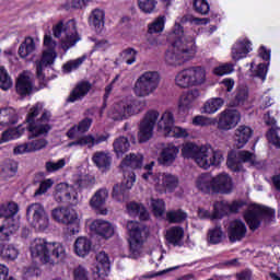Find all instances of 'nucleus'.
Masks as SVG:
<instances>
[{
	"label": "nucleus",
	"mask_w": 280,
	"mask_h": 280,
	"mask_svg": "<svg viewBox=\"0 0 280 280\" xmlns=\"http://www.w3.org/2000/svg\"><path fill=\"white\" fill-rule=\"evenodd\" d=\"M92 162L98 170H108L110 163H113V158L108 151H96L92 155Z\"/></svg>",
	"instance_id": "nucleus-32"
},
{
	"label": "nucleus",
	"mask_w": 280,
	"mask_h": 280,
	"mask_svg": "<svg viewBox=\"0 0 280 280\" xmlns=\"http://www.w3.org/2000/svg\"><path fill=\"white\" fill-rule=\"evenodd\" d=\"M161 84V74L158 71H145L135 82L132 92L136 97L154 95Z\"/></svg>",
	"instance_id": "nucleus-6"
},
{
	"label": "nucleus",
	"mask_w": 280,
	"mask_h": 280,
	"mask_svg": "<svg viewBox=\"0 0 280 280\" xmlns=\"http://www.w3.org/2000/svg\"><path fill=\"white\" fill-rule=\"evenodd\" d=\"M21 223L16 219H8L7 224L0 226V240H8L10 235L16 233Z\"/></svg>",
	"instance_id": "nucleus-38"
},
{
	"label": "nucleus",
	"mask_w": 280,
	"mask_h": 280,
	"mask_svg": "<svg viewBox=\"0 0 280 280\" xmlns=\"http://www.w3.org/2000/svg\"><path fill=\"white\" fill-rule=\"evenodd\" d=\"M223 161L224 153L221 150H213L211 145H201L195 163L201 170H209V167H218Z\"/></svg>",
	"instance_id": "nucleus-10"
},
{
	"label": "nucleus",
	"mask_w": 280,
	"mask_h": 280,
	"mask_svg": "<svg viewBox=\"0 0 280 280\" xmlns=\"http://www.w3.org/2000/svg\"><path fill=\"white\" fill-rule=\"evenodd\" d=\"M139 52L135 48H126L121 51L120 56L125 60L126 65H135L137 62V55Z\"/></svg>",
	"instance_id": "nucleus-59"
},
{
	"label": "nucleus",
	"mask_w": 280,
	"mask_h": 280,
	"mask_svg": "<svg viewBox=\"0 0 280 280\" xmlns=\"http://www.w3.org/2000/svg\"><path fill=\"white\" fill-rule=\"evenodd\" d=\"M106 16V13L102 9H94L89 18V23L92 25V27H95V30H100L102 25H104V18Z\"/></svg>",
	"instance_id": "nucleus-44"
},
{
	"label": "nucleus",
	"mask_w": 280,
	"mask_h": 280,
	"mask_svg": "<svg viewBox=\"0 0 280 280\" xmlns=\"http://www.w3.org/2000/svg\"><path fill=\"white\" fill-rule=\"evenodd\" d=\"M62 224H66L67 226H74L70 230L71 235L80 233V214H78V212L73 209L66 208Z\"/></svg>",
	"instance_id": "nucleus-29"
},
{
	"label": "nucleus",
	"mask_w": 280,
	"mask_h": 280,
	"mask_svg": "<svg viewBox=\"0 0 280 280\" xmlns=\"http://www.w3.org/2000/svg\"><path fill=\"white\" fill-rule=\"evenodd\" d=\"M200 97V90L192 89L182 94L178 108L182 113H189L194 108V103Z\"/></svg>",
	"instance_id": "nucleus-24"
},
{
	"label": "nucleus",
	"mask_w": 280,
	"mask_h": 280,
	"mask_svg": "<svg viewBox=\"0 0 280 280\" xmlns=\"http://www.w3.org/2000/svg\"><path fill=\"white\" fill-rule=\"evenodd\" d=\"M138 8L143 12V14H153L156 10L159 1L156 0H137Z\"/></svg>",
	"instance_id": "nucleus-54"
},
{
	"label": "nucleus",
	"mask_w": 280,
	"mask_h": 280,
	"mask_svg": "<svg viewBox=\"0 0 280 280\" xmlns=\"http://www.w3.org/2000/svg\"><path fill=\"white\" fill-rule=\"evenodd\" d=\"M159 110L150 109L144 114L143 119L139 125L138 141L140 143H145L150 141L151 137L154 135V126L159 121Z\"/></svg>",
	"instance_id": "nucleus-12"
},
{
	"label": "nucleus",
	"mask_w": 280,
	"mask_h": 280,
	"mask_svg": "<svg viewBox=\"0 0 280 280\" xmlns=\"http://www.w3.org/2000/svg\"><path fill=\"white\" fill-rule=\"evenodd\" d=\"M242 115L236 109H225L218 115L219 130H233L240 124Z\"/></svg>",
	"instance_id": "nucleus-16"
},
{
	"label": "nucleus",
	"mask_w": 280,
	"mask_h": 280,
	"mask_svg": "<svg viewBox=\"0 0 280 280\" xmlns=\"http://www.w3.org/2000/svg\"><path fill=\"white\" fill-rule=\"evenodd\" d=\"M93 275H96L98 280H104L110 272V258L106 252H100L96 255V265L92 268Z\"/></svg>",
	"instance_id": "nucleus-20"
},
{
	"label": "nucleus",
	"mask_w": 280,
	"mask_h": 280,
	"mask_svg": "<svg viewBox=\"0 0 280 280\" xmlns=\"http://www.w3.org/2000/svg\"><path fill=\"white\" fill-rule=\"evenodd\" d=\"M12 86H14L12 77H10L5 67L0 66V89H2V91H10Z\"/></svg>",
	"instance_id": "nucleus-51"
},
{
	"label": "nucleus",
	"mask_w": 280,
	"mask_h": 280,
	"mask_svg": "<svg viewBox=\"0 0 280 280\" xmlns=\"http://www.w3.org/2000/svg\"><path fill=\"white\" fill-rule=\"evenodd\" d=\"M178 154H180V149L178 147L174 144H167L160 152L158 161L160 165H163L164 167H172V164L176 163Z\"/></svg>",
	"instance_id": "nucleus-21"
},
{
	"label": "nucleus",
	"mask_w": 280,
	"mask_h": 280,
	"mask_svg": "<svg viewBox=\"0 0 280 280\" xmlns=\"http://www.w3.org/2000/svg\"><path fill=\"white\" fill-rule=\"evenodd\" d=\"M127 211L129 215H139L140 220H148L150 218V213H148L145 207L137 202H129L127 205Z\"/></svg>",
	"instance_id": "nucleus-43"
},
{
	"label": "nucleus",
	"mask_w": 280,
	"mask_h": 280,
	"mask_svg": "<svg viewBox=\"0 0 280 280\" xmlns=\"http://www.w3.org/2000/svg\"><path fill=\"white\" fill-rule=\"evenodd\" d=\"M34 51H36V42H34V38L32 37H26L20 45L18 54L20 58L25 60L26 58H30Z\"/></svg>",
	"instance_id": "nucleus-41"
},
{
	"label": "nucleus",
	"mask_w": 280,
	"mask_h": 280,
	"mask_svg": "<svg viewBox=\"0 0 280 280\" xmlns=\"http://www.w3.org/2000/svg\"><path fill=\"white\" fill-rule=\"evenodd\" d=\"M32 74L27 71L22 72L18 77L15 89L19 95H30L32 93Z\"/></svg>",
	"instance_id": "nucleus-27"
},
{
	"label": "nucleus",
	"mask_w": 280,
	"mask_h": 280,
	"mask_svg": "<svg viewBox=\"0 0 280 280\" xmlns=\"http://www.w3.org/2000/svg\"><path fill=\"white\" fill-rule=\"evenodd\" d=\"M168 39L173 43L165 52V62L171 67H180L196 56V36L185 34L178 22L175 23Z\"/></svg>",
	"instance_id": "nucleus-1"
},
{
	"label": "nucleus",
	"mask_w": 280,
	"mask_h": 280,
	"mask_svg": "<svg viewBox=\"0 0 280 280\" xmlns=\"http://www.w3.org/2000/svg\"><path fill=\"white\" fill-rule=\"evenodd\" d=\"M26 219L37 231H47L49 229V215L43 205L32 203L26 209Z\"/></svg>",
	"instance_id": "nucleus-11"
},
{
	"label": "nucleus",
	"mask_w": 280,
	"mask_h": 280,
	"mask_svg": "<svg viewBox=\"0 0 280 280\" xmlns=\"http://www.w3.org/2000/svg\"><path fill=\"white\" fill-rule=\"evenodd\" d=\"M246 224L241 220H234L230 223L228 237L230 242H242L246 237Z\"/></svg>",
	"instance_id": "nucleus-23"
},
{
	"label": "nucleus",
	"mask_w": 280,
	"mask_h": 280,
	"mask_svg": "<svg viewBox=\"0 0 280 280\" xmlns=\"http://www.w3.org/2000/svg\"><path fill=\"white\" fill-rule=\"evenodd\" d=\"M108 116L114 119V121H124V119H128V103L124 101L115 103L109 109Z\"/></svg>",
	"instance_id": "nucleus-28"
},
{
	"label": "nucleus",
	"mask_w": 280,
	"mask_h": 280,
	"mask_svg": "<svg viewBox=\"0 0 280 280\" xmlns=\"http://www.w3.org/2000/svg\"><path fill=\"white\" fill-rule=\"evenodd\" d=\"M264 215L272 218L275 215V210L262 206H254L245 212L244 218L250 231H257V228L261 224Z\"/></svg>",
	"instance_id": "nucleus-13"
},
{
	"label": "nucleus",
	"mask_w": 280,
	"mask_h": 280,
	"mask_svg": "<svg viewBox=\"0 0 280 280\" xmlns=\"http://www.w3.org/2000/svg\"><path fill=\"white\" fill-rule=\"evenodd\" d=\"M166 220L172 224L183 222L184 220H187V212H184L183 210L170 211L166 213Z\"/></svg>",
	"instance_id": "nucleus-58"
},
{
	"label": "nucleus",
	"mask_w": 280,
	"mask_h": 280,
	"mask_svg": "<svg viewBox=\"0 0 280 280\" xmlns=\"http://www.w3.org/2000/svg\"><path fill=\"white\" fill-rule=\"evenodd\" d=\"M242 163H248L252 167H259V160H257L255 153L246 150L229 152L226 165L232 172H244V165Z\"/></svg>",
	"instance_id": "nucleus-9"
},
{
	"label": "nucleus",
	"mask_w": 280,
	"mask_h": 280,
	"mask_svg": "<svg viewBox=\"0 0 280 280\" xmlns=\"http://www.w3.org/2000/svg\"><path fill=\"white\" fill-rule=\"evenodd\" d=\"M196 188L202 194H221L228 196L233 194L235 186L233 177L226 172L213 176L211 173H202L195 180Z\"/></svg>",
	"instance_id": "nucleus-2"
},
{
	"label": "nucleus",
	"mask_w": 280,
	"mask_h": 280,
	"mask_svg": "<svg viewBox=\"0 0 280 280\" xmlns=\"http://www.w3.org/2000/svg\"><path fill=\"white\" fill-rule=\"evenodd\" d=\"M0 257L8 261H14L19 257V249L14 245H2L0 246Z\"/></svg>",
	"instance_id": "nucleus-49"
},
{
	"label": "nucleus",
	"mask_w": 280,
	"mask_h": 280,
	"mask_svg": "<svg viewBox=\"0 0 280 280\" xmlns=\"http://www.w3.org/2000/svg\"><path fill=\"white\" fill-rule=\"evenodd\" d=\"M55 200L56 202H68L75 207L80 202V195L75 187L61 183L56 186Z\"/></svg>",
	"instance_id": "nucleus-15"
},
{
	"label": "nucleus",
	"mask_w": 280,
	"mask_h": 280,
	"mask_svg": "<svg viewBox=\"0 0 280 280\" xmlns=\"http://www.w3.org/2000/svg\"><path fill=\"white\" fill-rule=\"evenodd\" d=\"M93 124V119L84 118L78 125H74L67 131V137L69 139H75L78 135H84V132H89L91 126Z\"/></svg>",
	"instance_id": "nucleus-34"
},
{
	"label": "nucleus",
	"mask_w": 280,
	"mask_h": 280,
	"mask_svg": "<svg viewBox=\"0 0 280 280\" xmlns=\"http://www.w3.org/2000/svg\"><path fill=\"white\" fill-rule=\"evenodd\" d=\"M185 237V230L180 226H172L166 231V241L173 246H182Z\"/></svg>",
	"instance_id": "nucleus-35"
},
{
	"label": "nucleus",
	"mask_w": 280,
	"mask_h": 280,
	"mask_svg": "<svg viewBox=\"0 0 280 280\" xmlns=\"http://www.w3.org/2000/svg\"><path fill=\"white\" fill-rule=\"evenodd\" d=\"M58 57L56 50H44L42 59L36 61V71L38 80H45V75L43 74V69L48 65H54V60Z\"/></svg>",
	"instance_id": "nucleus-26"
},
{
	"label": "nucleus",
	"mask_w": 280,
	"mask_h": 280,
	"mask_svg": "<svg viewBox=\"0 0 280 280\" xmlns=\"http://www.w3.org/2000/svg\"><path fill=\"white\" fill-rule=\"evenodd\" d=\"M110 139V135L108 133H89L80 137L78 140L68 143V148H73V145H80V148H88L92 150L95 145H100V143H105Z\"/></svg>",
	"instance_id": "nucleus-17"
},
{
	"label": "nucleus",
	"mask_w": 280,
	"mask_h": 280,
	"mask_svg": "<svg viewBox=\"0 0 280 280\" xmlns=\"http://www.w3.org/2000/svg\"><path fill=\"white\" fill-rule=\"evenodd\" d=\"M124 178H128L129 174H135L132 170H141L143 167V155L141 153L127 154L120 163Z\"/></svg>",
	"instance_id": "nucleus-18"
},
{
	"label": "nucleus",
	"mask_w": 280,
	"mask_h": 280,
	"mask_svg": "<svg viewBox=\"0 0 280 280\" xmlns=\"http://www.w3.org/2000/svg\"><path fill=\"white\" fill-rule=\"evenodd\" d=\"M222 106H224L222 98H210L203 104V113H206V115H213L218 113Z\"/></svg>",
	"instance_id": "nucleus-46"
},
{
	"label": "nucleus",
	"mask_w": 280,
	"mask_h": 280,
	"mask_svg": "<svg viewBox=\"0 0 280 280\" xmlns=\"http://www.w3.org/2000/svg\"><path fill=\"white\" fill-rule=\"evenodd\" d=\"M113 149L118 159H121L130 150V140L125 136H119L113 142Z\"/></svg>",
	"instance_id": "nucleus-37"
},
{
	"label": "nucleus",
	"mask_w": 280,
	"mask_h": 280,
	"mask_svg": "<svg viewBox=\"0 0 280 280\" xmlns=\"http://www.w3.org/2000/svg\"><path fill=\"white\" fill-rule=\"evenodd\" d=\"M250 42L248 39L238 40L232 47V58L233 60H242V58H246V55L250 54L252 47Z\"/></svg>",
	"instance_id": "nucleus-30"
},
{
	"label": "nucleus",
	"mask_w": 280,
	"mask_h": 280,
	"mask_svg": "<svg viewBox=\"0 0 280 280\" xmlns=\"http://www.w3.org/2000/svg\"><path fill=\"white\" fill-rule=\"evenodd\" d=\"M194 9L198 14L206 16V14H209L210 10L209 2H207V0H195Z\"/></svg>",
	"instance_id": "nucleus-62"
},
{
	"label": "nucleus",
	"mask_w": 280,
	"mask_h": 280,
	"mask_svg": "<svg viewBox=\"0 0 280 280\" xmlns=\"http://www.w3.org/2000/svg\"><path fill=\"white\" fill-rule=\"evenodd\" d=\"M106 200H108V189L101 188L90 199V207L92 209H102L106 205Z\"/></svg>",
	"instance_id": "nucleus-39"
},
{
	"label": "nucleus",
	"mask_w": 280,
	"mask_h": 280,
	"mask_svg": "<svg viewBox=\"0 0 280 280\" xmlns=\"http://www.w3.org/2000/svg\"><path fill=\"white\" fill-rule=\"evenodd\" d=\"M52 34L55 38H61L60 47L63 51H69L71 47H75L77 43L80 40V35L78 34V26L73 20L68 22H59L52 26Z\"/></svg>",
	"instance_id": "nucleus-5"
},
{
	"label": "nucleus",
	"mask_w": 280,
	"mask_h": 280,
	"mask_svg": "<svg viewBox=\"0 0 280 280\" xmlns=\"http://www.w3.org/2000/svg\"><path fill=\"white\" fill-rule=\"evenodd\" d=\"M226 214H229V202L217 201L214 203L213 218H222L223 215H226Z\"/></svg>",
	"instance_id": "nucleus-61"
},
{
	"label": "nucleus",
	"mask_w": 280,
	"mask_h": 280,
	"mask_svg": "<svg viewBox=\"0 0 280 280\" xmlns=\"http://www.w3.org/2000/svg\"><path fill=\"white\" fill-rule=\"evenodd\" d=\"M199 152L200 145L194 142L185 143L182 147V156H184V159H192L194 161H196V156H198Z\"/></svg>",
	"instance_id": "nucleus-47"
},
{
	"label": "nucleus",
	"mask_w": 280,
	"mask_h": 280,
	"mask_svg": "<svg viewBox=\"0 0 280 280\" xmlns=\"http://www.w3.org/2000/svg\"><path fill=\"white\" fill-rule=\"evenodd\" d=\"M175 84L179 89H191L207 84V68L203 66H190L180 70L175 75Z\"/></svg>",
	"instance_id": "nucleus-4"
},
{
	"label": "nucleus",
	"mask_w": 280,
	"mask_h": 280,
	"mask_svg": "<svg viewBox=\"0 0 280 280\" xmlns=\"http://www.w3.org/2000/svg\"><path fill=\"white\" fill-rule=\"evenodd\" d=\"M127 231L129 233V257L131 259H139L143 253V233L145 229L139 222L129 221L127 223Z\"/></svg>",
	"instance_id": "nucleus-7"
},
{
	"label": "nucleus",
	"mask_w": 280,
	"mask_h": 280,
	"mask_svg": "<svg viewBox=\"0 0 280 280\" xmlns=\"http://www.w3.org/2000/svg\"><path fill=\"white\" fill-rule=\"evenodd\" d=\"M51 242H47L45 238H35L31 243V255L33 259H39L42 264H54L51 254H49V247Z\"/></svg>",
	"instance_id": "nucleus-14"
},
{
	"label": "nucleus",
	"mask_w": 280,
	"mask_h": 280,
	"mask_svg": "<svg viewBox=\"0 0 280 280\" xmlns=\"http://www.w3.org/2000/svg\"><path fill=\"white\" fill-rule=\"evenodd\" d=\"M18 171L19 164L12 160H9L2 165L1 175L3 178H12Z\"/></svg>",
	"instance_id": "nucleus-52"
},
{
	"label": "nucleus",
	"mask_w": 280,
	"mask_h": 280,
	"mask_svg": "<svg viewBox=\"0 0 280 280\" xmlns=\"http://www.w3.org/2000/svg\"><path fill=\"white\" fill-rule=\"evenodd\" d=\"M91 89H93V84H91V82L89 81L78 82L68 97V102L73 103V102H80L81 100H84L91 92Z\"/></svg>",
	"instance_id": "nucleus-25"
},
{
	"label": "nucleus",
	"mask_w": 280,
	"mask_h": 280,
	"mask_svg": "<svg viewBox=\"0 0 280 280\" xmlns=\"http://www.w3.org/2000/svg\"><path fill=\"white\" fill-rule=\"evenodd\" d=\"M150 207L155 218H161V215L165 213V201H163V199L151 198Z\"/></svg>",
	"instance_id": "nucleus-55"
},
{
	"label": "nucleus",
	"mask_w": 280,
	"mask_h": 280,
	"mask_svg": "<svg viewBox=\"0 0 280 280\" xmlns=\"http://www.w3.org/2000/svg\"><path fill=\"white\" fill-rule=\"evenodd\" d=\"M280 129L277 127H272L267 132V139L269 143H272L276 148H280V137H279Z\"/></svg>",
	"instance_id": "nucleus-63"
},
{
	"label": "nucleus",
	"mask_w": 280,
	"mask_h": 280,
	"mask_svg": "<svg viewBox=\"0 0 280 280\" xmlns=\"http://www.w3.org/2000/svg\"><path fill=\"white\" fill-rule=\"evenodd\" d=\"M248 102V88L238 86L231 106H244Z\"/></svg>",
	"instance_id": "nucleus-48"
},
{
	"label": "nucleus",
	"mask_w": 280,
	"mask_h": 280,
	"mask_svg": "<svg viewBox=\"0 0 280 280\" xmlns=\"http://www.w3.org/2000/svg\"><path fill=\"white\" fill-rule=\"evenodd\" d=\"M40 113H43L40 118L35 120ZM26 121L32 137H43L51 130V113L48 110L43 112L42 103H37L30 109Z\"/></svg>",
	"instance_id": "nucleus-3"
},
{
	"label": "nucleus",
	"mask_w": 280,
	"mask_h": 280,
	"mask_svg": "<svg viewBox=\"0 0 280 280\" xmlns=\"http://www.w3.org/2000/svg\"><path fill=\"white\" fill-rule=\"evenodd\" d=\"M93 243L84 236H80L74 242V253L78 257H86L91 253Z\"/></svg>",
	"instance_id": "nucleus-36"
},
{
	"label": "nucleus",
	"mask_w": 280,
	"mask_h": 280,
	"mask_svg": "<svg viewBox=\"0 0 280 280\" xmlns=\"http://www.w3.org/2000/svg\"><path fill=\"white\" fill-rule=\"evenodd\" d=\"M90 229L91 231H94V233L101 235V237H104L105 240H109V237H113V235H115V228L110 222L106 220H94L90 225Z\"/></svg>",
	"instance_id": "nucleus-22"
},
{
	"label": "nucleus",
	"mask_w": 280,
	"mask_h": 280,
	"mask_svg": "<svg viewBox=\"0 0 280 280\" xmlns=\"http://www.w3.org/2000/svg\"><path fill=\"white\" fill-rule=\"evenodd\" d=\"M253 137V129L246 125H241L235 130V143L236 148L242 149L248 143Z\"/></svg>",
	"instance_id": "nucleus-31"
},
{
	"label": "nucleus",
	"mask_w": 280,
	"mask_h": 280,
	"mask_svg": "<svg viewBox=\"0 0 280 280\" xmlns=\"http://www.w3.org/2000/svg\"><path fill=\"white\" fill-rule=\"evenodd\" d=\"M19 213V205L15 202L4 203L0 207V218H7L8 220H14L12 215H16Z\"/></svg>",
	"instance_id": "nucleus-45"
},
{
	"label": "nucleus",
	"mask_w": 280,
	"mask_h": 280,
	"mask_svg": "<svg viewBox=\"0 0 280 280\" xmlns=\"http://www.w3.org/2000/svg\"><path fill=\"white\" fill-rule=\"evenodd\" d=\"M147 103L145 101L133 100L129 104L127 103V114L129 117L132 115H139L145 110Z\"/></svg>",
	"instance_id": "nucleus-50"
},
{
	"label": "nucleus",
	"mask_w": 280,
	"mask_h": 280,
	"mask_svg": "<svg viewBox=\"0 0 280 280\" xmlns=\"http://www.w3.org/2000/svg\"><path fill=\"white\" fill-rule=\"evenodd\" d=\"M222 228L215 226L208 232V242L209 244H220L222 242Z\"/></svg>",
	"instance_id": "nucleus-60"
},
{
	"label": "nucleus",
	"mask_w": 280,
	"mask_h": 280,
	"mask_svg": "<svg viewBox=\"0 0 280 280\" xmlns=\"http://www.w3.org/2000/svg\"><path fill=\"white\" fill-rule=\"evenodd\" d=\"M136 180L137 179L135 173H129L128 177H124V180L120 185L116 184L113 187L112 198H114V200H117V202H125L126 191L132 189Z\"/></svg>",
	"instance_id": "nucleus-19"
},
{
	"label": "nucleus",
	"mask_w": 280,
	"mask_h": 280,
	"mask_svg": "<svg viewBox=\"0 0 280 280\" xmlns=\"http://www.w3.org/2000/svg\"><path fill=\"white\" fill-rule=\"evenodd\" d=\"M165 28V16H159L151 24H149V34H161Z\"/></svg>",
	"instance_id": "nucleus-56"
},
{
	"label": "nucleus",
	"mask_w": 280,
	"mask_h": 280,
	"mask_svg": "<svg viewBox=\"0 0 280 280\" xmlns=\"http://www.w3.org/2000/svg\"><path fill=\"white\" fill-rule=\"evenodd\" d=\"M74 280H89V270L83 266H79L73 271Z\"/></svg>",
	"instance_id": "nucleus-64"
},
{
	"label": "nucleus",
	"mask_w": 280,
	"mask_h": 280,
	"mask_svg": "<svg viewBox=\"0 0 280 280\" xmlns=\"http://www.w3.org/2000/svg\"><path fill=\"white\" fill-rule=\"evenodd\" d=\"M49 255L52 261L54 259H58L59 261H62V259L67 257V247H65L62 243L50 242Z\"/></svg>",
	"instance_id": "nucleus-42"
},
{
	"label": "nucleus",
	"mask_w": 280,
	"mask_h": 280,
	"mask_svg": "<svg viewBox=\"0 0 280 280\" xmlns=\"http://www.w3.org/2000/svg\"><path fill=\"white\" fill-rule=\"evenodd\" d=\"M142 178L154 185L155 191H159V194L174 191L178 187V177L172 173H159L154 175L148 172L142 174Z\"/></svg>",
	"instance_id": "nucleus-8"
},
{
	"label": "nucleus",
	"mask_w": 280,
	"mask_h": 280,
	"mask_svg": "<svg viewBox=\"0 0 280 280\" xmlns=\"http://www.w3.org/2000/svg\"><path fill=\"white\" fill-rule=\"evenodd\" d=\"M215 124H218V118L207 117L202 115H198L192 118V126H200L201 128L215 126Z\"/></svg>",
	"instance_id": "nucleus-53"
},
{
	"label": "nucleus",
	"mask_w": 280,
	"mask_h": 280,
	"mask_svg": "<svg viewBox=\"0 0 280 280\" xmlns=\"http://www.w3.org/2000/svg\"><path fill=\"white\" fill-rule=\"evenodd\" d=\"M19 121V116L16 115V110L12 107H4L0 109V125L1 126H11L12 124H16Z\"/></svg>",
	"instance_id": "nucleus-40"
},
{
	"label": "nucleus",
	"mask_w": 280,
	"mask_h": 280,
	"mask_svg": "<svg viewBox=\"0 0 280 280\" xmlns=\"http://www.w3.org/2000/svg\"><path fill=\"white\" fill-rule=\"evenodd\" d=\"M84 60H86V57H79L74 60H69L62 67L63 73H71V71H77V69H80V67H82Z\"/></svg>",
	"instance_id": "nucleus-57"
},
{
	"label": "nucleus",
	"mask_w": 280,
	"mask_h": 280,
	"mask_svg": "<svg viewBox=\"0 0 280 280\" xmlns=\"http://www.w3.org/2000/svg\"><path fill=\"white\" fill-rule=\"evenodd\" d=\"M174 124V113L165 110L158 120V129L166 136L168 132H172Z\"/></svg>",
	"instance_id": "nucleus-33"
}]
</instances>
